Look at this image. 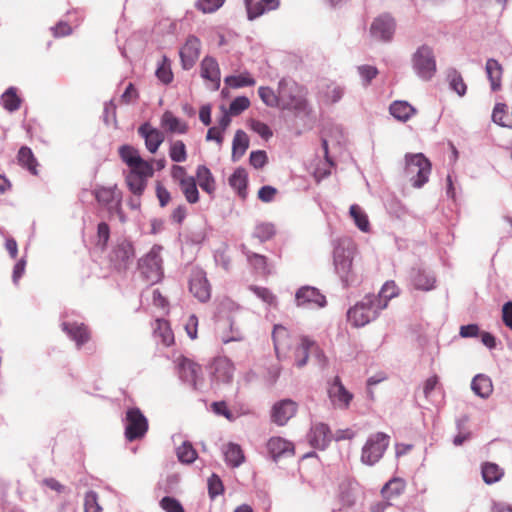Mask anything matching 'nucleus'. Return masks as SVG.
<instances>
[{
    "label": "nucleus",
    "instance_id": "59",
    "mask_svg": "<svg viewBox=\"0 0 512 512\" xmlns=\"http://www.w3.org/2000/svg\"><path fill=\"white\" fill-rule=\"evenodd\" d=\"M159 504L166 512H185L182 504L174 497L165 496L160 500Z\"/></svg>",
    "mask_w": 512,
    "mask_h": 512
},
{
    "label": "nucleus",
    "instance_id": "13",
    "mask_svg": "<svg viewBox=\"0 0 512 512\" xmlns=\"http://www.w3.org/2000/svg\"><path fill=\"white\" fill-rule=\"evenodd\" d=\"M135 258V250L132 243L122 240L112 250L110 261L118 271H125Z\"/></svg>",
    "mask_w": 512,
    "mask_h": 512
},
{
    "label": "nucleus",
    "instance_id": "22",
    "mask_svg": "<svg viewBox=\"0 0 512 512\" xmlns=\"http://www.w3.org/2000/svg\"><path fill=\"white\" fill-rule=\"evenodd\" d=\"M212 375L218 382L228 383L234 374V365L227 357L215 358L211 365Z\"/></svg>",
    "mask_w": 512,
    "mask_h": 512
},
{
    "label": "nucleus",
    "instance_id": "4",
    "mask_svg": "<svg viewBox=\"0 0 512 512\" xmlns=\"http://www.w3.org/2000/svg\"><path fill=\"white\" fill-rule=\"evenodd\" d=\"M280 108L302 111L305 109L306 100L303 87L295 81L282 79L279 82Z\"/></svg>",
    "mask_w": 512,
    "mask_h": 512
},
{
    "label": "nucleus",
    "instance_id": "50",
    "mask_svg": "<svg viewBox=\"0 0 512 512\" xmlns=\"http://www.w3.org/2000/svg\"><path fill=\"white\" fill-rule=\"evenodd\" d=\"M258 94L267 106L280 108L279 90L275 93L270 87L261 86L258 89Z\"/></svg>",
    "mask_w": 512,
    "mask_h": 512
},
{
    "label": "nucleus",
    "instance_id": "7",
    "mask_svg": "<svg viewBox=\"0 0 512 512\" xmlns=\"http://www.w3.org/2000/svg\"><path fill=\"white\" fill-rule=\"evenodd\" d=\"M139 269L142 277L149 284H155L161 280L163 271L159 247H153L150 252L139 261Z\"/></svg>",
    "mask_w": 512,
    "mask_h": 512
},
{
    "label": "nucleus",
    "instance_id": "53",
    "mask_svg": "<svg viewBox=\"0 0 512 512\" xmlns=\"http://www.w3.org/2000/svg\"><path fill=\"white\" fill-rule=\"evenodd\" d=\"M412 281L415 288L426 291L432 289L435 283V279L433 277H430L420 271L414 273Z\"/></svg>",
    "mask_w": 512,
    "mask_h": 512
},
{
    "label": "nucleus",
    "instance_id": "26",
    "mask_svg": "<svg viewBox=\"0 0 512 512\" xmlns=\"http://www.w3.org/2000/svg\"><path fill=\"white\" fill-rule=\"evenodd\" d=\"M248 18L255 19L267 11L276 10L279 5V0H245Z\"/></svg>",
    "mask_w": 512,
    "mask_h": 512
},
{
    "label": "nucleus",
    "instance_id": "37",
    "mask_svg": "<svg viewBox=\"0 0 512 512\" xmlns=\"http://www.w3.org/2000/svg\"><path fill=\"white\" fill-rule=\"evenodd\" d=\"M17 160L20 166L26 168L31 174L37 175L38 162L31 149L27 146H22L17 155Z\"/></svg>",
    "mask_w": 512,
    "mask_h": 512
},
{
    "label": "nucleus",
    "instance_id": "55",
    "mask_svg": "<svg viewBox=\"0 0 512 512\" xmlns=\"http://www.w3.org/2000/svg\"><path fill=\"white\" fill-rule=\"evenodd\" d=\"M110 238V228L107 223L101 222L97 227V242L96 246L102 251L106 248Z\"/></svg>",
    "mask_w": 512,
    "mask_h": 512
},
{
    "label": "nucleus",
    "instance_id": "27",
    "mask_svg": "<svg viewBox=\"0 0 512 512\" xmlns=\"http://www.w3.org/2000/svg\"><path fill=\"white\" fill-rule=\"evenodd\" d=\"M332 434L329 427L324 423L314 424L309 433L310 444L318 449H324L331 441Z\"/></svg>",
    "mask_w": 512,
    "mask_h": 512
},
{
    "label": "nucleus",
    "instance_id": "10",
    "mask_svg": "<svg viewBox=\"0 0 512 512\" xmlns=\"http://www.w3.org/2000/svg\"><path fill=\"white\" fill-rule=\"evenodd\" d=\"M353 251L350 248L337 247L334 251V265L342 281L349 285L354 280L352 271Z\"/></svg>",
    "mask_w": 512,
    "mask_h": 512
},
{
    "label": "nucleus",
    "instance_id": "56",
    "mask_svg": "<svg viewBox=\"0 0 512 512\" xmlns=\"http://www.w3.org/2000/svg\"><path fill=\"white\" fill-rule=\"evenodd\" d=\"M225 0H198L195 7L203 13H213L223 6Z\"/></svg>",
    "mask_w": 512,
    "mask_h": 512
},
{
    "label": "nucleus",
    "instance_id": "19",
    "mask_svg": "<svg viewBox=\"0 0 512 512\" xmlns=\"http://www.w3.org/2000/svg\"><path fill=\"white\" fill-rule=\"evenodd\" d=\"M328 395L334 406L347 409L353 399V395L344 387L338 376L334 377L328 388Z\"/></svg>",
    "mask_w": 512,
    "mask_h": 512
},
{
    "label": "nucleus",
    "instance_id": "14",
    "mask_svg": "<svg viewBox=\"0 0 512 512\" xmlns=\"http://www.w3.org/2000/svg\"><path fill=\"white\" fill-rule=\"evenodd\" d=\"M189 290L200 302H207L211 297V286L206 273L199 268H194L190 274Z\"/></svg>",
    "mask_w": 512,
    "mask_h": 512
},
{
    "label": "nucleus",
    "instance_id": "45",
    "mask_svg": "<svg viewBox=\"0 0 512 512\" xmlns=\"http://www.w3.org/2000/svg\"><path fill=\"white\" fill-rule=\"evenodd\" d=\"M227 86L231 88H241L246 86H254L256 81L249 72H243L240 75L227 76L224 79Z\"/></svg>",
    "mask_w": 512,
    "mask_h": 512
},
{
    "label": "nucleus",
    "instance_id": "52",
    "mask_svg": "<svg viewBox=\"0 0 512 512\" xmlns=\"http://www.w3.org/2000/svg\"><path fill=\"white\" fill-rule=\"evenodd\" d=\"M177 457L182 463L189 464L195 461L197 452L190 443L184 442L177 448Z\"/></svg>",
    "mask_w": 512,
    "mask_h": 512
},
{
    "label": "nucleus",
    "instance_id": "41",
    "mask_svg": "<svg viewBox=\"0 0 512 512\" xmlns=\"http://www.w3.org/2000/svg\"><path fill=\"white\" fill-rule=\"evenodd\" d=\"M492 119L500 126L512 128V111L509 112V107L506 104L498 103L495 105Z\"/></svg>",
    "mask_w": 512,
    "mask_h": 512
},
{
    "label": "nucleus",
    "instance_id": "36",
    "mask_svg": "<svg viewBox=\"0 0 512 512\" xmlns=\"http://www.w3.org/2000/svg\"><path fill=\"white\" fill-rule=\"evenodd\" d=\"M471 388L476 395L487 398L493 391V384L488 376L479 374L473 378Z\"/></svg>",
    "mask_w": 512,
    "mask_h": 512
},
{
    "label": "nucleus",
    "instance_id": "58",
    "mask_svg": "<svg viewBox=\"0 0 512 512\" xmlns=\"http://www.w3.org/2000/svg\"><path fill=\"white\" fill-rule=\"evenodd\" d=\"M84 512H102L98 496L94 491H89L84 497Z\"/></svg>",
    "mask_w": 512,
    "mask_h": 512
},
{
    "label": "nucleus",
    "instance_id": "42",
    "mask_svg": "<svg viewBox=\"0 0 512 512\" xmlns=\"http://www.w3.org/2000/svg\"><path fill=\"white\" fill-rule=\"evenodd\" d=\"M249 147V139L243 130H237L232 143V157L234 160L241 158Z\"/></svg>",
    "mask_w": 512,
    "mask_h": 512
},
{
    "label": "nucleus",
    "instance_id": "25",
    "mask_svg": "<svg viewBox=\"0 0 512 512\" xmlns=\"http://www.w3.org/2000/svg\"><path fill=\"white\" fill-rule=\"evenodd\" d=\"M118 154L120 159L129 167V169L151 165L152 162L144 160L139 150L131 145L125 144L119 147Z\"/></svg>",
    "mask_w": 512,
    "mask_h": 512
},
{
    "label": "nucleus",
    "instance_id": "43",
    "mask_svg": "<svg viewBox=\"0 0 512 512\" xmlns=\"http://www.w3.org/2000/svg\"><path fill=\"white\" fill-rule=\"evenodd\" d=\"M230 186L237 191V193L245 198L247 189V173L244 169L238 168L229 178Z\"/></svg>",
    "mask_w": 512,
    "mask_h": 512
},
{
    "label": "nucleus",
    "instance_id": "62",
    "mask_svg": "<svg viewBox=\"0 0 512 512\" xmlns=\"http://www.w3.org/2000/svg\"><path fill=\"white\" fill-rule=\"evenodd\" d=\"M275 234L274 226L267 223H262L256 226L254 235L262 242L267 241Z\"/></svg>",
    "mask_w": 512,
    "mask_h": 512
},
{
    "label": "nucleus",
    "instance_id": "16",
    "mask_svg": "<svg viewBox=\"0 0 512 512\" xmlns=\"http://www.w3.org/2000/svg\"><path fill=\"white\" fill-rule=\"evenodd\" d=\"M298 405L291 399H283L276 402L271 410L272 422L278 426H284L292 417L295 416Z\"/></svg>",
    "mask_w": 512,
    "mask_h": 512
},
{
    "label": "nucleus",
    "instance_id": "2",
    "mask_svg": "<svg viewBox=\"0 0 512 512\" xmlns=\"http://www.w3.org/2000/svg\"><path fill=\"white\" fill-rule=\"evenodd\" d=\"M93 195L98 204L106 208L110 215H117L121 222L126 221L122 208V191L116 184L113 186H98L94 189Z\"/></svg>",
    "mask_w": 512,
    "mask_h": 512
},
{
    "label": "nucleus",
    "instance_id": "54",
    "mask_svg": "<svg viewBox=\"0 0 512 512\" xmlns=\"http://www.w3.org/2000/svg\"><path fill=\"white\" fill-rule=\"evenodd\" d=\"M229 329L230 332L226 333V331L221 332V340L223 343H229L232 341H242L244 339V334L239 327L234 325L233 321H229Z\"/></svg>",
    "mask_w": 512,
    "mask_h": 512
},
{
    "label": "nucleus",
    "instance_id": "33",
    "mask_svg": "<svg viewBox=\"0 0 512 512\" xmlns=\"http://www.w3.org/2000/svg\"><path fill=\"white\" fill-rule=\"evenodd\" d=\"M390 114L401 122L408 121L416 114V109L407 101H394L389 107Z\"/></svg>",
    "mask_w": 512,
    "mask_h": 512
},
{
    "label": "nucleus",
    "instance_id": "3",
    "mask_svg": "<svg viewBox=\"0 0 512 512\" xmlns=\"http://www.w3.org/2000/svg\"><path fill=\"white\" fill-rule=\"evenodd\" d=\"M405 174L415 188H421L429 180L431 163L422 154H407L405 156Z\"/></svg>",
    "mask_w": 512,
    "mask_h": 512
},
{
    "label": "nucleus",
    "instance_id": "24",
    "mask_svg": "<svg viewBox=\"0 0 512 512\" xmlns=\"http://www.w3.org/2000/svg\"><path fill=\"white\" fill-rule=\"evenodd\" d=\"M267 450L275 461L280 457L294 455L293 443L282 437H271L267 442Z\"/></svg>",
    "mask_w": 512,
    "mask_h": 512
},
{
    "label": "nucleus",
    "instance_id": "15",
    "mask_svg": "<svg viewBox=\"0 0 512 512\" xmlns=\"http://www.w3.org/2000/svg\"><path fill=\"white\" fill-rule=\"evenodd\" d=\"M201 42L194 35H189L180 49L182 67L185 70L191 69L200 56Z\"/></svg>",
    "mask_w": 512,
    "mask_h": 512
},
{
    "label": "nucleus",
    "instance_id": "29",
    "mask_svg": "<svg viewBox=\"0 0 512 512\" xmlns=\"http://www.w3.org/2000/svg\"><path fill=\"white\" fill-rule=\"evenodd\" d=\"M243 249L248 263L253 267L256 273L264 277H267L272 273L271 265L269 264L266 256L254 253L245 247H243Z\"/></svg>",
    "mask_w": 512,
    "mask_h": 512
},
{
    "label": "nucleus",
    "instance_id": "17",
    "mask_svg": "<svg viewBox=\"0 0 512 512\" xmlns=\"http://www.w3.org/2000/svg\"><path fill=\"white\" fill-rule=\"evenodd\" d=\"M395 32V21L388 15H380L375 18L370 27L371 35L381 41H390Z\"/></svg>",
    "mask_w": 512,
    "mask_h": 512
},
{
    "label": "nucleus",
    "instance_id": "38",
    "mask_svg": "<svg viewBox=\"0 0 512 512\" xmlns=\"http://www.w3.org/2000/svg\"><path fill=\"white\" fill-rule=\"evenodd\" d=\"M481 473L484 482L488 485L500 481L504 476V470L492 462H484L481 466Z\"/></svg>",
    "mask_w": 512,
    "mask_h": 512
},
{
    "label": "nucleus",
    "instance_id": "21",
    "mask_svg": "<svg viewBox=\"0 0 512 512\" xmlns=\"http://www.w3.org/2000/svg\"><path fill=\"white\" fill-rule=\"evenodd\" d=\"M61 327L75 341L78 348L87 343L91 338L90 331L84 323L63 322Z\"/></svg>",
    "mask_w": 512,
    "mask_h": 512
},
{
    "label": "nucleus",
    "instance_id": "51",
    "mask_svg": "<svg viewBox=\"0 0 512 512\" xmlns=\"http://www.w3.org/2000/svg\"><path fill=\"white\" fill-rule=\"evenodd\" d=\"M169 156L172 161L180 163L187 159L186 146L183 141L177 140L170 145Z\"/></svg>",
    "mask_w": 512,
    "mask_h": 512
},
{
    "label": "nucleus",
    "instance_id": "5",
    "mask_svg": "<svg viewBox=\"0 0 512 512\" xmlns=\"http://www.w3.org/2000/svg\"><path fill=\"white\" fill-rule=\"evenodd\" d=\"M390 436L377 432L368 437L361 451V462L373 466L383 457L389 447Z\"/></svg>",
    "mask_w": 512,
    "mask_h": 512
},
{
    "label": "nucleus",
    "instance_id": "48",
    "mask_svg": "<svg viewBox=\"0 0 512 512\" xmlns=\"http://www.w3.org/2000/svg\"><path fill=\"white\" fill-rule=\"evenodd\" d=\"M1 102L3 107L12 112L20 107L21 100L16 93L15 88H9L3 95L1 96Z\"/></svg>",
    "mask_w": 512,
    "mask_h": 512
},
{
    "label": "nucleus",
    "instance_id": "30",
    "mask_svg": "<svg viewBox=\"0 0 512 512\" xmlns=\"http://www.w3.org/2000/svg\"><path fill=\"white\" fill-rule=\"evenodd\" d=\"M358 484L351 480L343 481L339 486V500L343 507H351L356 502Z\"/></svg>",
    "mask_w": 512,
    "mask_h": 512
},
{
    "label": "nucleus",
    "instance_id": "49",
    "mask_svg": "<svg viewBox=\"0 0 512 512\" xmlns=\"http://www.w3.org/2000/svg\"><path fill=\"white\" fill-rule=\"evenodd\" d=\"M447 78L452 90H454L459 96L465 95L467 85L465 84L463 77L458 71H450L447 75Z\"/></svg>",
    "mask_w": 512,
    "mask_h": 512
},
{
    "label": "nucleus",
    "instance_id": "57",
    "mask_svg": "<svg viewBox=\"0 0 512 512\" xmlns=\"http://www.w3.org/2000/svg\"><path fill=\"white\" fill-rule=\"evenodd\" d=\"M250 106V101L245 96L236 97L229 106V114L233 116H237L241 114L243 111L248 109Z\"/></svg>",
    "mask_w": 512,
    "mask_h": 512
},
{
    "label": "nucleus",
    "instance_id": "12",
    "mask_svg": "<svg viewBox=\"0 0 512 512\" xmlns=\"http://www.w3.org/2000/svg\"><path fill=\"white\" fill-rule=\"evenodd\" d=\"M177 369L182 381L190 384L193 389H198V384L202 382V368L193 360L180 356L177 359Z\"/></svg>",
    "mask_w": 512,
    "mask_h": 512
},
{
    "label": "nucleus",
    "instance_id": "11",
    "mask_svg": "<svg viewBox=\"0 0 512 512\" xmlns=\"http://www.w3.org/2000/svg\"><path fill=\"white\" fill-rule=\"evenodd\" d=\"M309 354L316 357L321 367L326 366L327 359L317 344L308 338H301L300 343L295 349V364L298 368L306 365Z\"/></svg>",
    "mask_w": 512,
    "mask_h": 512
},
{
    "label": "nucleus",
    "instance_id": "63",
    "mask_svg": "<svg viewBox=\"0 0 512 512\" xmlns=\"http://www.w3.org/2000/svg\"><path fill=\"white\" fill-rule=\"evenodd\" d=\"M250 289L251 291H253L255 295H257V297L262 299L265 303L269 305H274L276 303V297L268 288L252 286Z\"/></svg>",
    "mask_w": 512,
    "mask_h": 512
},
{
    "label": "nucleus",
    "instance_id": "44",
    "mask_svg": "<svg viewBox=\"0 0 512 512\" xmlns=\"http://www.w3.org/2000/svg\"><path fill=\"white\" fill-rule=\"evenodd\" d=\"M225 461L232 467L240 466L244 461V454L237 444L229 443L224 449Z\"/></svg>",
    "mask_w": 512,
    "mask_h": 512
},
{
    "label": "nucleus",
    "instance_id": "35",
    "mask_svg": "<svg viewBox=\"0 0 512 512\" xmlns=\"http://www.w3.org/2000/svg\"><path fill=\"white\" fill-rule=\"evenodd\" d=\"M485 70L490 81L492 91L500 90L503 74V68L501 64L495 59H488L486 62Z\"/></svg>",
    "mask_w": 512,
    "mask_h": 512
},
{
    "label": "nucleus",
    "instance_id": "9",
    "mask_svg": "<svg viewBox=\"0 0 512 512\" xmlns=\"http://www.w3.org/2000/svg\"><path fill=\"white\" fill-rule=\"evenodd\" d=\"M154 168L153 164L145 165L139 168L129 169V171L125 175V183L129 189V191L134 196H142L147 184L148 179L153 177Z\"/></svg>",
    "mask_w": 512,
    "mask_h": 512
},
{
    "label": "nucleus",
    "instance_id": "6",
    "mask_svg": "<svg viewBox=\"0 0 512 512\" xmlns=\"http://www.w3.org/2000/svg\"><path fill=\"white\" fill-rule=\"evenodd\" d=\"M412 66L420 78L430 80L436 73L433 49L428 45L420 46L412 55Z\"/></svg>",
    "mask_w": 512,
    "mask_h": 512
},
{
    "label": "nucleus",
    "instance_id": "18",
    "mask_svg": "<svg viewBox=\"0 0 512 512\" xmlns=\"http://www.w3.org/2000/svg\"><path fill=\"white\" fill-rule=\"evenodd\" d=\"M138 134L144 139L146 149L154 154L165 140V135L150 123H143L138 127Z\"/></svg>",
    "mask_w": 512,
    "mask_h": 512
},
{
    "label": "nucleus",
    "instance_id": "39",
    "mask_svg": "<svg viewBox=\"0 0 512 512\" xmlns=\"http://www.w3.org/2000/svg\"><path fill=\"white\" fill-rule=\"evenodd\" d=\"M154 334L156 337L161 339L163 345L168 347L174 344V334L168 321L164 319H156Z\"/></svg>",
    "mask_w": 512,
    "mask_h": 512
},
{
    "label": "nucleus",
    "instance_id": "47",
    "mask_svg": "<svg viewBox=\"0 0 512 512\" xmlns=\"http://www.w3.org/2000/svg\"><path fill=\"white\" fill-rule=\"evenodd\" d=\"M179 186L188 203L195 204L199 201V191L197 188L196 179L194 177L189 178Z\"/></svg>",
    "mask_w": 512,
    "mask_h": 512
},
{
    "label": "nucleus",
    "instance_id": "28",
    "mask_svg": "<svg viewBox=\"0 0 512 512\" xmlns=\"http://www.w3.org/2000/svg\"><path fill=\"white\" fill-rule=\"evenodd\" d=\"M274 348L277 357L280 358L292 347V338L288 330L282 325H275L272 333Z\"/></svg>",
    "mask_w": 512,
    "mask_h": 512
},
{
    "label": "nucleus",
    "instance_id": "20",
    "mask_svg": "<svg viewBox=\"0 0 512 512\" xmlns=\"http://www.w3.org/2000/svg\"><path fill=\"white\" fill-rule=\"evenodd\" d=\"M200 74L203 79L211 83V87L217 90L220 87L221 73L215 58L206 56L200 64Z\"/></svg>",
    "mask_w": 512,
    "mask_h": 512
},
{
    "label": "nucleus",
    "instance_id": "64",
    "mask_svg": "<svg viewBox=\"0 0 512 512\" xmlns=\"http://www.w3.org/2000/svg\"><path fill=\"white\" fill-rule=\"evenodd\" d=\"M250 128L255 133L260 135L263 139H266V140L269 139L273 134L270 127L266 123L261 122L259 120H251Z\"/></svg>",
    "mask_w": 512,
    "mask_h": 512
},
{
    "label": "nucleus",
    "instance_id": "60",
    "mask_svg": "<svg viewBox=\"0 0 512 512\" xmlns=\"http://www.w3.org/2000/svg\"><path fill=\"white\" fill-rule=\"evenodd\" d=\"M224 491L223 483L219 476L216 474H212V476L208 479V493L209 496L214 499L215 497L221 495Z\"/></svg>",
    "mask_w": 512,
    "mask_h": 512
},
{
    "label": "nucleus",
    "instance_id": "1",
    "mask_svg": "<svg viewBox=\"0 0 512 512\" xmlns=\"http://www.w3.org/2000/svg\"><path fill=\"white\" fill-rule=\"evenodd\" d=\"M385 304H377L372 296L366 295L347 311V320L355 328H360L375 320Z\"/></svg>",
    "mask_w": 512,
    "mask_h": 512
},
{
    "label": "nucleus",
    "instance_id": "32",
    "mask_svg": "<svg viewBox=\"0 0 512 512\" xmlns=\"http://www.w3.org/2000/svg\"><path fill=\"white\" fill-rule=\"evenodd\" d=\"M406 488V483L402 478L394 477L389 480L381 489V495L385 501H392L398 498Z\"/></svg>",
    "mask_w": 512,
    "mask_h": 512
},
{
    "label": "nucleus",
    "instance_id": "61",
    "mask_svg": "<svg viewBox=\"0 0 512 512\" xmlns=\"http://www.w3.org/2000/svg\"><path fill=\"white\" fill-rule=\"evenodd\" d=\"M156 76L164 84H169L173 80V73L166 58L163 59L162 64L157 68Z\"/></svg>",
    "mask_w": 512,
    "mask_h": 512
},
{
    "label": "nucleus",
    "instance_id": "8",
    "mask_svg": "<svg viewBox=\"0 0 512 512\" xmlns=\"http://www.w3.org/2000/svg\"><path fill=\"white\" fill-rule=\"evenodd\" d=\"M125 437L132 442L145 436L148 430V420L139 408H130L126 412Z\"/></svg>",
    "mask_w": 512,
    "mask_h": 512
},
{
    "label": "nucleus",
    "instance_id": "46",
    "mask_svg": "<svg viewBox=\"0 0 512 512\" xmlns=\"http://www.w3.org/2000/svg\"><path fill=\"white\" fill-rule=\"evenodd\" d=\"M349 213L350 216L353 218L355 225L361 231L368 232L370 230V222L368 216L359 205H351Z\"/></svg>",
    "mask_w": 512,
    "mask_h": 512
},
{
    "label": "nucleus",
    "instance_id": "40",
    "mask_svg": "<svg viewBox=\"0 0 512 512\" xmlns=\"http://www.w3.org/2000/svg\"><path fill=\"white\" fill-rule=\"evenodd\" d=\"M399 289L394 281H387L382 286L378 295L370 294L377 304H385V308L388 306L389 301L398 296Z\"/></svg>",
    "mask_w": 512,
    "mask_h": 512
},
{
    "label": "nucleus",
    "instance_id": "23",
    "mask_svg": "<svg viewBox=\"0 0 512 512\" xmlns=\"http://www.w3.org/2000/svg\"><path fill=\"white\" fill-rule=\"evenodd\" d=\"M296 302L298 306L314 305L324 307L326 305V298L314 287H302L296 293Z\"/></svg>",
    "mask_w": 512,
    "mask_h": 512
},
{
    "label": "nucleus",
    "instance_id": "31",
    "mask_svg": "<svg viewBox=\"0 0 512 512\" xmlns=\"http://www.w3.org/2000/svg\"><path fill=\"white\" fill-rule=\"evenodd\" d=\"M195 179L203 191L209 195L214 194L216 190V182L208 167L205 165H199L196 169Z\"/></svg>",
    "mask_w": 512,
    "mask_h": 512
},
{
    "label": "nucleus",
    "instance_id": "34",
    "mask_svg": "<svg viewBox=\"0 0 512 512\" xmlns=\"http://www.w3.org/2000/svg\"><path fill=\"white\" fill-rule=\"evenodd\" d=\"M161 126L170 133L185 134L188 131L187 123L181 121L172 112L165 111L161 117Z\"/></svg>",
    "mask_w": 512,
    "mask_h": 512
}]
</instances>
